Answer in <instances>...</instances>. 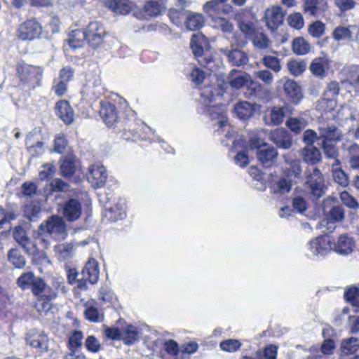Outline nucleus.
<instances>
[{
    "label": "nucleus",
    "mask_w": 359,
    "mask_h": 359,
    "mask_svg": "<svg viewBox=\"0 0 359 359\" xmlns=\"http://www.w3.org/2000/svg\"><path fill=\"white\" fill-rule=\"evenodd\" d=\"M190 47L198 63L213 72L219 67L221 61L211 49L208 39L200 34H194L191 39Z\"/></svg>",
    "instance_id": "nucleus-1"
},
{
    "label": "nucleus",
    "mask_w": 359,
    "mask_h": 359,
    "mask_svg": "<svg viewBox=\"0 0 359 359\" xmlns=\"http://www.w3.org/2000/svg\"><path fill=\"white\" fill-rule=\"evenodd\" d=\"M43 236H50L56 241H62L67 236V225L64 219L57 215H53L41 222L38 229L34 231V236L45 241Z\"/></svg>",
    "instance_id": "nucleus-2"
},
{
    "label": "nucleus",
    "mask_w": 359,
    "mask_h": 359,
    "mask_svg": "<svg viewBox=\"0 0 359 359\" xmlns=\"http://www.w3.org/2000/svg\"><path fill=\"white\" fill-rule=\"evenodd\" d=\"M17 285L23 290H30L33 294L38 297H45L48 300H52L56 297V294L44 280L36 276L32 271L23 273L17 279Z\"/></svg>",
    "instance_id": "nucleus-3"
},
{
    "label": "nucleus",
    "mask_w": 359,
    "mask_h": 359,
    "mask_svg": "<svg viewBox=\"0 0 359 359\" xmlns=\"http://www.w3.org/2000/svg\"><path fill=\"white\" fill-rule=\"evenodd\" d=\"M77 35H81L83 39H86L89 46L93 48H96L103 42L106 32L102 25L97 21L89 23L83 32L74 31L72 34L67 39V42L70 47L74 49L81 47V39H79L76 44L74 43V38Z\"/></svg>",
    "instance_id": "nucleus-4"
},
{
    "label": "nucleus",
    "mask_w": 359,
    "mask_h": 359,
    "mask_svg": "<svg viewBox=\"0 0 359 359\" xmlns=\"http://www.w3.org/2000/svg\"><path fill=\"white\" fill-rule=\"evenodd\" d=\"M249 148L250 150L256 151V157L258 161L265 167H270L278 156L276 149L265 143L264 141L253 135L249 140Z\"/></svg>",
    "instance_id": "nucleus-5"
},
{
    "label": "nucleus",
    "mask_w": 359,
    "mask_h": 359,
    "mask_svg": "<svg viewBox=\"0 0 359 359\" xmlns=\"http://www.w3.org/2000/svg\"><path fill=\"white\" fill-rule=\"evenodd\" d=\"M305 184L316 198L325 194L323 175L317 167H308L304 171Z\"/></svg>",
    "instance_id": "nucleus-6"
},
{
    "label": "nucleus",
    "mask_w": 359,
    "mask_h": 359,
    "mask_svg": "<svg viewBox=\"0 0 359 359\" xmlns=\"http://www.w3.org/2000/svg\"><path fill=\"white\" fill-rule=\"evenodd\" d=\"M17 72L20 74L21 80L30 83L32 88L40 85L43 74L41 68L26 63H20L17 67Z\"/></svg>",
    "instance_id": "nucleus-7"
},
{
    "label": "nucleus",
    "mask_w": 359,
    "mask_h": 359,
    "mask_svg": "<svg viewBox=\"0 0 359 359\" xmlns=\"http://www.w3.org/2000/svg\"><path fill=\"white\" fill-rule=\"evenodd\" d=\"M42 34V27L36 18H31L20 24L18 29V38L32 41L39 39Z\"/></svg>",
    "instance_id": "nucleus-8"
},
{
    "label": "nucleus",
    "mask_w": 359,
    "mask_h": 359,
    "mask_svg": "<svg viewBox=\"0 0 359 359\" xmlns=\"http://www.w3.org/2000/svg\"><path fill=\"white\" fill-rule=\"evenodd\" d=\"M331 250L330 242L325 236H318L307 245L306 255L309 257H324Z\"/></svg>",
    "instance_id": "nucleus-9"
},
{
    "label": "nucleus",
    "mask_w": 359,
    "mask_h": 359,
    "mask_svg": "<svg viewBox=\"0 0 359 359\" xmlns=\"http://www.w3.org/2000/svg\"><path fill=\"white\" fill-rule=\"evenodd\" d=\"M283 88L287 100L293 104H298L304 97L300 84L291 79H286L283 84Z\"/></svg>",
    "instance_id": "nucleus-10"
},
{
    "label": "nucleus",
    "mask_w": 359,
    "mask_h": 359,
    "mask_svg": "<svg viewBox=\"0 0 359 359\" xmlns=\"http://www.w3.org/2000/svg\"><path fill=\"white\" fill-rule=\"evenodd\" d=\"M107 173L104 165L93 164L89 168L88 180L94 188L102 187L107 180Z\"/></svg>",
    "instance_id": "nucleus-11"
},
{
    "label": "nucleus",
    "mask_w": 359,
    "mask_h": 359,
    "mask_svg": "<svg viewBox=\"0 0 359 359\" xmlns=\"http://www.w3.org/2000/svg\"><path fill=\"white\" fill-rule=\"evenodd\" d=\"M82 214V207L80 201L76 198H69L62 206L63 217L69 222L79 219Z\"/></svg>",
    "instance_id": "nucleus-12"
},
{
    "label": "nucleus",
    "mask_w": 359,
    "mask_h": 359,
    "mask_svg": "<svg viewBox=\"0 0 359 359\" xmlns=\"http://www.w3.org/2000/svg\"><path fill=\"white\" fill-rule=\"evenodd\" d=\"M25 340L30 346L39 348L41 352L48 351V338L43 332L30 330L27 334Z\"/></svg>",
    "instance_id": "nucleus-13"
},
{
    "label": "nucleus",
    "mask_w": 359,
    "mask_h": 359,
    "mask_svg": "<svg viewBox=\"0 0 359 359\" xmlns=\"http://www.w3.org/2000/svg\"><path fill=\"white\" fill-rule=\"evenodd\" d=\"M269 138L280 149H288L292 144L291 135L283 128H278L271 132Z\"/></svg>",
    "instance_id": "nucleus-14"
},
{
    "label": "nucleus",
    "mask_w": 359,
    "mask_h": 359,
    "mask_svg": "<svg viewBox=\"0 0 359 359\" xmlns=\"http://www.w3.org/2000/svg\"><path fill=\"white\" fill-rule=\"evenodd\" d=\"M284 15V12L280 6H273L271 8L268 9L265 18L269 29L271 31H275L283 24Z\"/></svg>",
    "instance_id": "nucleus-15"
},
{
    "label": "nucleus",
    "mask_w": 359,
    "mask_h": 359,
    "mask_svg": "<svg viewBox=\"0 0 359 359\" xmlns=\"http://www.w3.org/2000/svg\"><path fill=\"white\" fill-rule=\"evenodd\" d=\"M330 62L328 56L322 53L312 60L309 69L314 76L323 78L325 76V70L330 68Z\"/></svg>",
    "instance_id": "nucleus-16"
},
{
    "label": "nucleus",
    "mask_w": 359,
    "mask_h": 359,
    "mask_svg": "<svg viewBox=\"0 0 359 359\" xmlns=\"http://www.w3.org/2000/svg\"><path fill=\"white\" fill-rule=\"evenodd\" d=\"M100 115L108 127H111L118 120V112L114 104L109 102H101Z\"/></svg>",
    "instance_id": "nucleus-17"
},
{
    "label": "nucleus",
    "mask_w": 359,
    "mask_h": 359,
    "mask_svg": "<svg viewBox=\"0 0 359 359\" xmlns=\"http://www.w3.org/2000/svg\"><path fill=\"white\" fill-rule=\"evenodd\" d=\"M290 113L291 110L289 106L273 107L269 116H265V123L269 126H278L283 121L284 117Z\"/></svg>",
    "instance_id": "nucleus-18"
},
{
    "label": "nucleus",
    "mask_w": 359,
    "mask_h": 359,
    "mask_svg": "<svg viewBox=\"0 0 359 359\" xmlns=\"http://www.w3.org/2000/svg\"><path fill=\"white\" fill-rule=\"evenodd\" d=\"M299 155L303 161L310 165H315L322 160L320 149L314 145L305 146L300 149Z\"/></svg>",
    "instance_id": "nucleus-19"
},
{
    "label": "nucleus",
    "mask_w": 359,
    "mask_h": 359,
    "mask_svg": "<svg viewBox=\"0 0 359 359\" xmlns=\"http://www.w3.org/2000/svg\"><path fill=\"white\" fill-rule=\"evenodd\" d=\"M223 52L227 57L229 62L233 66H244L249 62L248 54L238 48H233V46H231V48L230 50L225 49Z\"/></svg>",
    "instance_id": "nucleus-20"
},
{
    "label": "nucleus",
    "mask_w": 359,
    "mask_h": 359,
    "mask_svg": "<svg viewBox=\"0 0 359 359\" xmlns=\"http://www.w3.org/2000/svg\"><path fill=\"white\" fill-rule=\"evenodd\" d=\"M224 2L219 0H210L203 5V11L212 18V20H213V17H217V15L221 13L228 14L231 11V7L225 6Z\"/></svg>",
    "instance_id": "nucleus-21"
},
{
    "label": "nucleus",
    "mask_w": 359,
    "mask_h": 359,
    "mask_svg": "<svg viewBox=\"0 0 359 359\" xmlns=\"http://www.w3.org/2000/svg\"><path fill=\"white\" fill-rule=\"evenodd\" d=\"M106 7L116 14L127 15L133 8L134 4L129 0H104Z\"/></svg>",
    "instance_id": "nucleus-22"
},
{
    "label": "nucleus",
    "mask_w": 359,
    "mask_h": 359,
    "mask_svg": "<svg viewBox=\"0 0 359 359\" xmlns=\"http://www.w3.org/2000/svg\"><path fill=\"white\" fill-rule=\"evenodd\" d=\"M226 82L234 89H240L250 82V75L245 72H239L232 69L226 77Z\"/></svg>",
    "instance_id": "nucleus-23"
},
{
    "label": "nucleus",
    "mask_w": 359,
    "mask_h": 359,
    "mask_svg": "<svg viewBox=\"0 0 359 359\" xmlns=\"http://www.w3.org/2000/svg\"><path fill=\"white\" fill-rule=\"evenodd\" d=\"M255 104H251L247 101H241L234 106V112L242 120H248L252 117L256 111Z\"/></svg>",
    "instance_id": "nucleus-24"
},
{
    "label": "nucleus",
    "mask_w": 359,
    "mask_h": 359,
    "mask_svg": "<svg viewBox=\"0 0 359 359\" xmlns=\"http://www.w3.org/2000/svg\"><path fill=\"white\" fill-rule=\"evenodd\" d=\"M57 115L66 124L69 125L74 121V111L69 102L60 100L55 104Z\"/></svg>",
    "instance_id": "nucleus-25"
},
{
    "label": "nucleus",
    "mask_w": 359,
    "mask_h": 359,
    "mask_svg": "<svg viewBox=\"0 0 359 359\" xmlns=\"http://www.w3.org/2000/svg\"><path fill=\"white\" fill-rule=\"evenodd\" d=\"M342 134L335 126L319 128V140L322 142H336L341 140Z\"/></svg>",
    "instance_id": "nucleus-26"
},
{
    "label": "nucleus",
    "mask_w": 359,
    "mask_h": 359,
    "mask_svg": "<svg viewBox=\"0 0 359 359\" xmlns=\"http://www.w3.org/2000/svg\"><path fill=\"white\" fill-rule=\"evenodd\" d=\"M98 262L93 258H90L82 269V276L88 279V283L95 284L99 278Z\"/></svg>",
    "instance_id": "nucleus-27"
},
{
    "label": "nucleus",
    "mask_w": 359,
    "mask_h": 359,
    "mask_svg": "<svg viewBox=\"0 0 359 359\" xmlns=\"http://www.w3.org/2000/svg\"><path fill=\"white\" fill-rule=\"evenodd\" d=\"M78 246L79 243L75 241L60 243L55 246V252L60 260L65 261L73 256Z\"/></svg>",
    "instance_id": "nucleus-28"
},
{
    "label": "nucleus",
    "mask_w": 359,
    "mask_h": 359,
    "mask_svg": "<svg viewBox=\"0 0 359 359\" xmlns=\"http://www.w3.org/2000/svg\"><path fill=\"white\" fill-rule=\"evenodd\" d=\"M245 146V141L241 138L236 139L232 142V146L231 151L236 152V155L234 157V161L237 165L241 167L245 166L248 164L249 160L247 154L242 151V149Z\"/></svg>",
    "instance_id": "nucleus-29"
},
{
    "label": "nucleus",
    "mask_w": 359,
    "mask_h": 359,
    "mask_svg": "<svg viewBox=\"0 0 359 359\" xmlns=\"http://www.w3.org/2000/svg\"><path fill=\"white\" fill-rule=\"evenodd\" d=\"M326 9L327 3L324 0H306L304 4V10L309 15H319Z\"/></svg>",
    "instance_id": "nucleus-30"
},
{
    "label": "nucleus",
    "mask_w": 359,
    "mask_h": 359,
    "mask_svg": "<svg viewBox=\"0 0 359 359\" xmlns=\"http://www.w3.org/2000/svg\"><path fill=\"white\" fill-rule=\"evenodd\" d=\"M13 237L25 252L29 253V245L31 243V239L28 236L26 230L21 225L15 226L13 231Z\"/></svg>",
    "instance_id": "nucleus-31"
},
{
    "label": "nucleus",
    "mask_w": 359,
    "mask_h": 359,
    "mask_svg": "<svg viewBox=\"0 0 359 359\" xmlns=\"http://www.w3.org/2000/svg\"><path fill=\"white\" fill-rule=\"evenodd\" d=\"M7 259L15 269H23L27 264L25 256L17 248H11L8 251Z\"/></svg>",
    "instance_id": "nucleus-32"
},
{
    "label": "nucleus",
    "mask_w": 359,
    "mask_h": 359,
    "mask_svg": "<svg viewBox=\"0 0 359 359\" xmlns=\"http://www.w3.org/2000/svg\"><path fill=\"white\" fill-rule=\"evenodd\" d=\"M353 247L354 241L353 238L343 234L339 238L334 250L339 254L346 255L352 252Z\"/></svg>",
    "instance_id": "nucleus-33"
},
{
    "label": "nucleus",
    "mask_w": 359,
    "mask_h": 359,
    "mask_svg": "<svg viewBox=\"0 0 359 359\" xmlns=\"http://www.w3.org/2000/svg\"><path fill=\"white\" fill-rule=\"evenodd\" d=\"M204 22V17L202 14L188 11L185 19V24L188 29L191 31L199 29L203 26Z\"/></svg>",
    "instance_id": "nucleus-34"
},
{
    "label": "nucleus",
    "mask_w": 359,
    "mask_h": 359,
    "mask_svg": "<svg viewBox=\"0 0 359 359\" xmlns=\"http://www.w3.org/2000/svg\"><path fill=\"white\" fill-rule=\"evenodd\" d=\"M341 162L339 160H335V163L332 164V177L335 182L346 187L348 183L349 180L348 175L339 166Z\"/></svg>",
    "instance_id": "nucleus-35"
},
{
    "label": "nucleus",
    "mask_w": 359,
    "mask_h": 359,
    "mask_svg": "<svg viewBox=\"0 0 359 359\" xmlns=\"http://www.w3.org/2000/svg\"><path fill=\"white\" fill-rule=\"evenodd\" d=\"M292 50L297 55H304L311 50L310 43L303 37H297L292 40Z\"/></svg>",
    "instance_id": "nucleus-36"
},
{
    "label": "nucleus",
    "mask_w": 359,
    "mask_h": 359,
    "mask_svg": "<svg viewBox=\"0 0 359 359\" xmlns=\"http://www.w3.org/2000/svg\"><path fill=\"white\" fill-rule=\"evenodd\" d=\"M306 62L302 59L290 60L287 63V69L294 76L302 75L306 69Z\"/></svg>",
    "instance_id": "nucleus-37"
},
{
    "label": "nucleus",
    "mask_w": 359,
    "mask_h": 359,
    "mask_svg": "<svg viewBox=\"0 0 359 359\" xmlns=\"http://www.w3.org/2000/svg\"><path fill=\"white\" fill-rule=\"evenodd\" d=\"M289 167L285 169V175L290 180H299L302 177V169L299 160L286 161Z\"/></svg>",
    "instance_id": "nucleus-38"
},
{
    "label": "nucleus",
    "mask_w": 359,
    "mask_h": 359,
    "mask_svg": "<svg viewBox=\"0 0 359 359\" xmlns=\"http://www.w3.org/2000/svg\"><path fill=\"white\" fill-rule=\"evenodd\" d=\"M213 27L225 34H231L234 30V26L229 20L222 17H213L212 20Z\"/></svg>",
    "instance_id": "nucleus-39"
},
{
    "label": "nucleus",
    "mask_w": 359,
    "mask_h": 359,
    "mask_svg": "<svg viewBox=\"0 0 359 359\" xmlns=\"http://www.w3.org/2000/svg\"><path fill=\"white\" fill-rule=\"evenodd\" d=\"M358 347L359 339L355 337H350L341 341L340 349L343 354L348 355L355 353Z\"/></svg>",
    "instance_id": "nucleus-40"
},
{
    "label": "nucleus",
    "mask_w": 359,
    "mask_h": 359,
    "mask_svg": "<svg viewBox=\"0 0 359 359\" xmlns=\"http://www.w3.org/2000/svg\"><path fill=\"white\" fill-rule=\"evenodd\" d=\"M354 28L355 27L353 26H339L336 27L332 34L334 39L336 41L352 39V29Z\"/></svg>",
    "instance_id": "nucleus-41"
},
{
    "label": "nucleus",
    "mask_w": 359,
    "mask_h": 359,
    "mask_svg": "<svg viewBox=\"0 0 359 359\" xmlns=\"http://www.w3.org/2000/svg\"><path fill=\"white\" fill-rule=\"evenodd\" d=\"M107 216L112 221L122 219L126 216V205L124 203H117L114 207L107 210Z\"/></svg>",
    "instance_id": "nucleus-42"
},
{
    "label": "nucleus",
    "mask_w": 359,
    "mask_h": 359,
    "mask_svg": "<svg viewBox=\"0 0 359 359\" xmlns=\"http://www.w3.org/2000/svg\"><path fill=\"white\" fill-rule=\"evenodd\" d=\"M359 288L356 286H349L344 292L345 299L356 307L355 311L359 312Z\"/></svg>",
    "instance_id": "nucleus-43"
},
{
    "label": "nucleus",
    "mask_w": 359,
    "mask_h": 359,
    "mask_svg": "<svg viewBox=\"0 0 359 359\" xmlns=\"http://www.w3.org/2000/svg\"><path fill=\"white\" fill-rule=\"evenodd\" d=\"M75 169V161L72 158H65L62 161L60 172L64 177H71L74 174Z\"/></svg>",
    "instance_id": "nucleus-44"
},
{
    "label": "nucleus",
    "mask_w": 359,
    "mask_h": 359,
    "mask_svg": "<svg viewBox=\"0 0 359 359\" xmlns=\"http://www.w3.org/2000/svg\"><path fill=\"white\" fill-rule=\"evenodd\" d=\"M165 9L164 4L162 1L151 0L144 5L145 12L150 16H157Z\"/></svg>",
    "instance_id": "nucleus-45"
},
{
    "label": "nucleus",
    "mask_w": 359,
    "mask_h": 359,
    "mask_svg": "<svg viewBox=\"0 0 359 359\" xmlns=\"http://www.w3.org/2000/svg\"><path fill=\"white\" fill-rule=\"evenodd\" d=\"M237 25L245 36L250 39L257 32L255 24L248 20H240Z\"/></svg>",
    "instance_id": "nucleus-46"
},
{
    "label": "nucleus",
    "mask_w": 359,
    "mask_h": 359,
    "mask_svg": "<svg viewBox=\"0 0 359 359\" xmlns=\"http://www.w3.org/2000/svg\"><path fill=\"white\" fill-rule=\"evenodd\" d=\"M340 89L341 88L338 82L334 81L330 82L324 91V99L327 101L334 100L339 94Z\"/></svg>",
    "instance_id": "nucleus-47"
},
{
    "label": "nucleus",
    "mask_w": 359,
    "mask_h": 359,
    "mask_svg": "<svg viewBox=\"0 0 359 359\" xmlns=\"http://www.w3.org/2000/svg\"><path fill=\"white\" fill-rule=\"evenodd\" d=\"M218 128L217 133L219 135H223L226 138L230 139L233 137L234 131L233 130L231 125L228 123L227 118L222 117L217 122Z\"/></svg>",
    "instance_id": "nucleus-48"
},
{
    "label": "nucleus",
    "mask_w": 359,
    "mask_h": 359,
    "mask_svg": "<svg viewBox=\"0 0 359 359\" xmlns=\"http://www.w3.org/2000/svg\"><path fill=\"white\" fill-rule=\"evenodd\" d=\"M253 46L258 49H264L269 46V39L263 32H257L251 38Z\"/></svg>",
    "instance_id": "nucleus-49"
},
{
    "label": "nucleus",
    "mask_w": 359,
    "mask_h": 359,
    "mask_svg": "<svg viewBox=\"0 0 359 359\" xmlns=\"http://www.w3.org/2000/svg\"><path fill=\"white\" fill-rule=\"evenodd\" d=\"M188 11L184 10L183 8H172L169 10L168 16L171 21L179 25L182 23V20L186 19Z\"/></svg>",
    "instance_id": "nucleus-50"
},
{
    "label": "nucleus",
    "mask_w": 359,
    "mask_h": 359,
    "mask_svg": "<svg viewBox=\"0 0 359 359\" xmlns=\"http://www.w3.org/2000/svg\"><path fill=\"white\" fill-rule=\"evenodd\" d=\"M51 192H64L66 193L70 190L69 183L65 182L60 178H54L50 182Z\"/></svg>",
    "instance_id": "nucleus-51"
},
{
    "label": "nucleus",
    "mask_w": 359,
    "mask_h": 359,
    "mask_svg": "<svg viewBox=\"0 0 359 359\" xmlns=\"http://www.w3.org/2000/svg\"><path fill=\"white\" fill-rule=\"evenodd\" d=\"M138 339V332L136 328L132 325H128L124 331V335L122 337V340L125 344L130 345L135 343Z\"/></svg>",
    "instance_id": "nucleus-52"
},
{
    "label": "nucleus",
    "mask_w": 359,
    "mask_h": 359,
    "mask_svg": "<svg viewBox=\"0 0 359 359\" xmlns=\"http://www.w3.org/2000/svg\"><path fill=\"white\" fill-rule=\"evenodd\" d=\"M262 61H263L264 65L266 67L271 69L272 71H273L276 73L279 72L281 69L280 60L275 56H272V55L264 56L262 58Z\"/></svg>",
    "instance_id": "nucleus-53"
},
{
    "label": "nucleus",
    "mask_w": 359,
    "mask_h": 359,
    "mask_svg": "<svg viewBox=\"0 0 359 359\" xmlns=\"http://www.w3.org/2000/svg\"><path fill=\"white\" fill-rule=\"evenodd\" d=\"M84 314L88 320L93 323L102 322L104 318L103 314L96 307L93 306L88 307L85 310Z\"/></svg>",
    "instance_id": "nucleus-54"
},
{
    "label": "nucleus",
    "mask_w": 359,
    "mask_h": 359,
    "mask_svg": "<svg viewBox=\"0 0 359 359\" xmlns=\"http://www.w3.org/2000/svg\"><path fill=\"white\" fill-rule=\"evenodd\" d=\"M328 215L331 220L341 222L345 217V210L342 205H334L329 211Z\"/></svg>",
    "instance_id": "nucleus-55"
},
{
    "label": "nucleus",
    "mask_w": 359,
    "mask_h": 359,
    "mask_svg": "<svg viewBox=\"0 0 359 359\" xmlns=\"http://www.w3.org/2000/svg\"><path fill=\"white\" fill-rule=\"evenodd\" d=\"M321 147L327 158L334 159V161L338 160V149L333 142H322Z\"/></svg>",
    "instance_id": "nucleus-56"
},
{
    "label": "nucleus",
    "mask_w": 359,
    "mask_h": 359,
    "mask_svg": "<svg viewBox=\"0 0 359 359\" xmlns=\"http://www.w3.org/2000/svg\"><path fill=\"white\" fill-rule=\"evenodd\" d=\"M220 348L227 352H235L241 346V343L238 339H229L222 341L219 344Z\"/></svg>",
    "instance_id": "nucleus-57"
},
{
    "label": "nucleus",
    "mask_w": 359,
    "mask_h": 359,
    "mask_svg": "<svg viewBox=\"0 0 359 359\" xmlns=\"http://www.w3.org/2000/svg\"><path fill=\"white\" fill-rule=\"evenodd\" d=\"M292 189V180L290 178L282 177L280 178L276 184V187L275 189V192L284 194L290 192Z\"/></svg>",
    "instance_id": "nucleus-58"
},
{
    "label": "nucleus",
    "mask_w": 359,
    "mask_h": 359,
    "mask_svg": "<svg viewBox=\"0 0 359 359\" xmlns=\"http://www.w3.org/2000/svg\"><path fill=\"white\" fill-rule=\"evenodd\" d=\"M325 25L320 21H316L309 27V33L315 38H320L325 33Z\"/></svg>",
    "instance_id": "nucleus-59"
},
{
    "label": "nucleus",
    "mask_w": 359,
    "mask_h": 359,
    "mask_svg": "<svg viewBox=\"0 0 359 359\" xmlns=\"http://www.w3.org/2000/svg\"><path fill=\"white\" fill-rule=\"evenodd\" d=\"M340 198L346 207L353 210L359 208V203L357 200L347 191H344L341 192L340 194Z\"/></svg>",
    "instance_id": "nucleus-60"
},
{
    "label": "nucleus",
    "mask_w": 359,
    "mask_h": 359,
    "mask_svg": "<svg viewBox=\"0 0 359 359\" xmlns=\"http://www.w3.org/2000/svg\"><path fill=\"white\" fill-rule=\"evenodd\" d=\"M286 126L295 133H299L305 127L303 120L292 117L286 121Z\"/></svg>",
    "instance_id": "nucleus-61"
},
{
    "label": "nucleus",
    "mask_w": 359,
    "mask_h": 359,
    "mask_svg": "<svg viewBox=\"0 0 359 359\" xmlns=\"http://www.w3.org/2000/svg\"><path fill=\"white\" fill-rule=\"evenodd\" d=\"M288 21L289 25L296 29H302L304 25L303 16L299 13L291 14L288 18Z\"/></svg>",
    "instance_id": "nucleus-62"
},
{
    "label": "nucleus",
    "mask_w": 359,
    "mask_h": 359,
    "mask_svg": "<svg viewBox=\"0 0 359 359\" xmlns=\"http://www.w3.org/2000/svg\"><path fill=\"white\" fill-rule=\"evenodd\" d=\"M55 172V168L52 163H46L41 166L39 172V178L41 180H47L53 176Z\"/></svg>",
    "instance_id": "nucleus-63"
},
{
    "label": "nucleus",
    "mask_w": 359,
    "mask_h": 359,
    "mask_svg": "<svg viewBox=\"0 0 359 359\" xmlns=\"http://www.w3.org/2000/svg\"><path fill=\"white\" fill-rule=\"evenodd\" d=\"M292 207L297 212L303 214L308 209V204L302 196H296L292 199Z\"/></svg>",
    "instance_id": "nucleus-64"
}]
</instances>
